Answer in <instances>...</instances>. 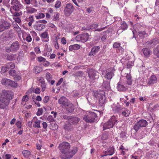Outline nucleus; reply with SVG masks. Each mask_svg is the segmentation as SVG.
Masks as SVG:
<instances>
[{"label":"nucleus","mask_w":159,"mask_h":159,"mask_svg":"<svg viewBox=\"0 0 159 159\" xmlns=\"http://www.w3.org/2000/svg\"><path fill=\"white\" fill-rule=\"evenodd\" d=\"M70 144L67 142H63L59 144L58 149L62 153L61 155L62 159H68L72 158L78 151L76 147H73L70 150Z\"/></svg>","instance_id":"f257e3e1"},{"label":"nucleus","mask_w":159,"mask_h":159,"mask_svg":"<svg viewBox=\"0 0 159 159\" xmlns=\"http://www.w3.org/2000/svg\"><path fill=\"white\" fill-rule=\"evenodd\" d=\"M13 94L11 91L8 90L2 91L0 96V102L1 104L0 107L4 108L9 105L10 100L12 99Z\"/></svg>","instance_id":"f03ea898"},{"label":"nucleus","mask_w":159,"mask_h":159,"mask_svg":"<svg viewBox=\"0 0 159 159\" xmlns=\"http://www.w3.org/2000/svg\"><path fill=\"white\" fill-rule=\"evenodd\" d=\"M104 94L105 92L102 90H98L97 91H94L93 92V95L96 98H99V102L100 105L103 104L105 102Z\"/></svg>","instance_id":"7ed1b4c3"},{"label":"nucleus","mask_w":159,"mask_h":159,"mask_svg":"<svg viewBox=\"0 0 159 159\" xmlns=\"http://www.w3.org/2000/svg\"><path fill=\"white\" fill-rule=\"evenodd\" d=\"M117 121V120L116 117L115 116H113L108 122L102 124L103 130L112 128Z\"/></svg>","instance_id":"20e7f679"},{"label":"nucleus","mask_w":159,"mask_h":159,"mask_svg":"<svg viewBox=\"0 0 159 159\" xmlns=\"http://www.w3.org/2000/svg\"><path fill=\"white\" fill-rule=\"evenodd\" d=\"M96 117L97 115L95 113L90 112L84 116L83 119L86 122L91 123L94 122Z\"/></svg>","instance_id":"39448f33"},{"label":"nucleus","mask_w":159,"mask_h":159,"mask_svg":"<svg viewBox=\"0 0 159 159\" xmlns=\"http://www.w3.org/2000/svg\"><path fill=\"white\" fill-rule=\"evenodd\" d=\"M20 45L19 42L16 41L12 43L10 47L6 48V51L7 52H16L19 49Z\"/></svg>","instance_id":"423d86ee"},{"label":"nucleus","mask_w":159,"mask_h":159,"mask_svg":"<svg viewBox=\"0 0 159 159\" xmlns=\"http://www.w3.org/2000/svg\"><path fill=\"white\" fill-rule=\"evenodd\" d=\"M75 8L72 4L71 3L66 4L64 9V12L65 15L69 16L74 11Z\"/></svg>","instance_id":"0eeeda50"},{"label":"nucleus","mask_w":159,"mask_h":159,"mask_svg":"<svg viewBox=\"0 0 159 159\" xmlns=\"http://www.w3.org/2000/svg\"><path fill=\"white\" fill-rule=\"evenodd\" d=\"M63 118L65 120H68L69 124L76 125L80 120V119L78 117H73L72 116H69L67 115L64 116Z\"/></svg>","instance_id":"6e6552de"},{"label":"nucleus","mask_w":159,"mask_h":159,"mask_svg":"<svg viewBox=\"0 0 159 159\" xmlns=\"http://www.w3.org/2000/svg\"><path fill=\"white\" fill-rule=\"evenodd\" d=\"M114 70L112 68H110L105 71H103L102 74L104 75V77L108 80L111 79L114 75Z\"/></svg>","instance_id":"1a4fd4ad"},{"label":"nucleus","mask_w":159,"mask_h":159,"mask_svg":"<svg viewBox=\"0 0 159 159\" xmlns=\"http://www.w3.org/2000/svg\"><path fill=\"white\" fill-rule=\"evenodd\" d=\"M147 125V121L144 120H141L137 122L134 126V129L137 131L141 127H144Z\"/></svg>","instance_id":"9d476101"},{"label":"nucleus","mask_w":159,"mask_h":159,"mask_svg":"<svg viewBox=\"0 0 159 159\" xmlns=\"http://www.w3.org/2000/svg\"><path fill=\"white\" fill-rule=\"evenodd\" d=\"M88 75L89 78L92 80L98 79L99 76V73L93 69H91L89 70Z\"/></svg>","instance_id":"9b49d317"},{"label":"nucleus","mask_w":159,"mask_h":159,"mask_svg":"<svg viewBox=\"0 0 159 159\" xmlns=\"http://www.w3.org/2000/svg\"><path fill=\"white\" fill-rule=\"evenodd\" d=\"M58 102L61 106L65 107L69 103L68 99L64 96L61 97L58 100Z\"/></svg>","instance_id":"f8f14e48"},{"label":"nucleus","mask_w":159,"mask_h":159,"mask_svg":"<svg viewBox=\"0 0 159 159\" xmlns=\"http://www.w3.org/2000/svg\"><path fill=\"white\" fill-rule=\"evenodd\" d=\"M100 48V47L99 46H95L93 47L92 48L91 51L89 53V56H94L98 52Z\"/></svg>","instance_id":"ddd939ff"},{"label":"nucleus","mask_w":159,"mask_h":159,"mask_svg":"<svg viewBox=\"0 0 159 159\" xmlns=\"http://www.w3.org/2000/svg\"><path fill=\"white\" fill-rule=\"evenodd\" d=\"M114 148L113 147H110L107 151L105 152L104 155L101 156L103 157L107 155H112L114 153Z\"/></svg>","instance_id":"4468645a"},{"label":"nucleus","mask_w":159,"mask_h":159,"mask_svg":"<svg viewBox=\"0 0 159 159\" xmlns=\"http://www.w3.org/2000/svg\"><path fill=\"white\" fill-rule=\"evenodd\" d=\"M3 28L4 30L6 29H9L11 26V24L7 21L3 20L0 25Z\"/></svg>","instance_id":"2eb2a0df"},{"label":"nucleus","mask_w":159,"mask_h":159,"mask_svg":"<svg viewBox=\"0 0 159 159\" xmlns=\"http://www.w3.org/2000/svg\"><path fill=\"white\" fill-rule=\"evenodd\" d=\"M32 121L34 123L33 126L34 128H41L40 126V121L38 120L36 117L33 118Z\"/></svg>","instance_id":"dca6fc26"},{"label":"nucleus","mask_w":159,"mask_h":159,"mask_svg":"<svg viewBox=\"0 0 159 159\" xmlns=\"http://www.w3.org/2000/svg\"><path fill=\"white\" fill-rule=\"evenodd\" d=\"M142 52L143 53L144 57L147 58L150 55L152 54V51L149 48H145L142 49Z\"/></svg>","instance_id":"f3484780"},{"label":"nucleus","mask_w":159,"mask_h":159,"mask_svg":"<svg viewBox=\"0 0 159 159\" xmlns=\"http://www.w3.org/2000/svg\"><path fill=\"white\" fill-rule=\"evenodd\" d=\"M66 107V110L68 113H71L73 111L74 107L72 103L69 102Z\"/></svg>","instance_id":"a211bd4d"},{"label":"nucleus","mask_w":159,"mask_h":159,"mask_svg":"<svg viewBox=\"0 0 159 159\" xmlns=\"http://www.w3.org/2000/svg\"><path fill=\"white\" fill-rule=\"evenodd\" d=\"M44 25L41 24L39 22H36L34 25V28L38 30H41L44 28Z\"/></svg>","instance_id":"6ab92c4d"},{"label":"nucleus","mask_w":159,"mask_h":159,"mask_svg":"<svg viewBox=\"0 0 159 159\" xmlns=\"http://www.w3.org/2000/svg\"><path fill=\"white\" fill-rule=\"evenodd\" d=\"M81 41L82 42H85L87 41L89 37V35L87 33H84L81 34Z\"/></svg>","instance_id":"aec40b11"},{"label":"nucleus","mask_w":159,"mask_h":159,"mask_svg":"<svg viewBox=\"0 0 159 159\" xmlns=\"http://www.w3.org/2000/svg\"><path fill=\"white\" fill-rule=\"evenodd\" d=\"M156 77L155 75H152L148 79V83L149 84H153L156 82Z\"/></svg>","instance_id":"412c9836"},{"label":"nucleus","mask_w":159,"mask_h":159,"mask_svg":"<svg viewBox=\"0 0 159 159\" xmlns=\"http://www.w3.org/2000/svg\"><path fill=\"white\" fill-rule=\"evenodd\" d=\"M123 109H124L123 108L121 107L118 104H117L113 109V111L115 113H120L123 111Z\"/></svg>","instance_id":"4be33fe9"},{"label":"nucleus","mask_w":159,"mask_h":159,"mask_svg":"<svg viewBox=\"0 0 159 159\" xmlns=\"http://www.w3.org/2000/svg\"><path fill=\"white\" fill-rule=\"evenodd\" d=\"M102 87L106 90L109 89L110 88V82L107 81H104L102 85Z\"/></svg>","instance_id":"5701e85b"},{"label":"nucleus","mask_w":159,"mask_h":159,"mask_svg":"<svg viewBox=\"0 0 159 159\" xmlns=\"http://www.w3.org/2000/svg\"><path fill=\"white\" fill-rule=\"evenodd\" d=\"M117 89L120 91H125L126 90V88L120 82L118 83Z\"/></svg>","instance_id":"b1692460"},{"label":"nucleus","mask_w":159,"mask_h":159,"mask_svg":"<svg viewBox=\"0 0 159 159\" xmlns=\"http://www.w3.org/2000/svg\"><path fill=\"white\" fill-rule=\"evenodd\" d=\"M158 106V105L157 104L153 105L151 103L149 104L148 109L149 111H153Z\"/></svg>","instance_id":"393cba45"},{"label":"nucleus","mask_w":159,"mask_h":159,"mask_svg":"<svg viewBox=\"0 0 159 159\" xmlns=\"http://www.w3.org/2000/svg\"><path fill=\"white\" fill-rule=\"evenodd\" d=\"M25 9L26 10V12L29 13H34L37 11L35 8L30 7H26Z\"/></svg>","instance_id":"a878e982"},{"label":"nucleus","mask_w":159,"mask_h":159,"mask_svg":"<svg viewBox=\"0 0 159 159\" xmlns=\"http://www.w3.org/2000/svg\"><path fill=\"white\" fill-rule=\"evenodd\" d=\"M20 4L13 5L11 6L10 8V11L12 13V10H14L16 11H18L20 9Z\"/></svg>","instance_id":"bb28decb"},{"label":"nucleus","mask_w":159,"mask_h":159,"mask_svg":"<svg viewBox=\"0 0 159 159\" xmlns=\"http://www.w3.org/2000/svg\"><path fill=\"white\" fill-rule=\"evenodd\" d=\"M80 46L78 44H75L74 45H71L69 46V49L70 51L74 50H77L80 49Z\"/></svg>","instance_id":"cd10ccee"},{"label":"nucleus","mask_w":159,"mask_h":159,"mask_svg":"<svg viewBox=\"0 0 159 159\" xmlns=\"http://www.w3.org/2000/svg\"><path fill=\"white\" fill-rule=\"evenodd\" d=\"M60 14L58 12H55L53 15L52 16V20L54 21H58L59 20Z\"/></svg>","instance_id":"c85d7f7f"},{"label":"nucleus","mask_w":159,"mask_h":159,"mask_svg":"<svg viewBox=\"0 0 159 159\" xmlns=\"http://www.w3.org/2000/svg\"><path fill=\"white\" fill-rule=\"evenodd\" d=\"M16 55L15 54H12L8 55L7 57V59L10 61L15 60L16 58Z\"/></svg>","instance_id":"c756f323"},{"label":"nucleus","mask_w":159,"mask_h":159,"mask_svg":"<svg viewBox=\"0 0 159 159\" xmlns=\"http://www.w3.org/2000/svg\"><path fill=\"white\" fill-rule=\"evenodd\" d=\"M127 79V83L128 85H131L132 83L131 77L130 75L127 73L125 76Z\"/></svg>","instance_id":"7c9ffc66"},{"label":"nucleus","mask_w":159,"mask_h":159,"mask_svg":"<svg viewBox=\"0 0 159 159\" xmlns=\"http://www.w3.org/2000/svg\"><path fill=\"white\" fill-rule=\"evenodd\" d=\"M153 53L157 57H159V45H157V47L154 49Z\"/></svg>","instance_id":"2f4dec72"},{"label":"nucleus","mask_w":159,"mask_h":159,"mask_svg":"<svg viewBox=\"0 0 159 159\" xmlns=\"http://www.w3.org/2000/svg\"><path fill=\"white\" fill-rule=\"evenodd\" d=\"M121 26L120 27L121 29L123 30H126L128 28V25L124 21H122L120 22Z\"/></svg>","instance_id":"473e14b6"},{"label":"nucleus","mask_w":159,"mask_h":159,"mask_svg":"<svg viewBox=\"0 0 159 159\" xmlns=\"http://www.w3.org/2000/svg\"><path fill=\"white\" fill-rule=\"evenodd\" d=\"M10 80L7 79H3L2 80V83L3 85L8 86Z\"/></svg>","instance_id":"72a5a7b5"},{"label":"nucleus","mask_w":159,"mask_h":159,"mask_svg":"<svg viewBox=\"0 0 159 159\" xmlns=\"http://www.w3.org/2000/svg\"><path fill=\"white\" fill-rule=\"evenodd\" d=\"M42 70V69L41 67L36 66L34 67V71L36 74H38Z\"/></svg>","instance_id":"f704fd0d"},{"label":"nucleus","mask_w":159,"mask_h":159,"mask_svg":"<svg viewBox=\"0 0 159 159\" xmlns=\"http://www.w3.org/2000/svg\"><path fill=\"white\" fill-rule=\"evenodd\" d=\"M6 67L8 70L9 69H14L15 67L14 64L12 62H10L7 64Z\"/></svg>","instance_id":"c9c22d12"},{"label":"nucleus","mask_w":159,"mask_h":159,"mask_svg":"<svg viewBox=\"0 0 159 159\" xmlns=\"http://www.w3.org/2000/svg\"><path fill=\"white\" fill-rule=\"evenodd\" d=\"M130 114V111L128 110H123L122 111L121 114L123 116H124L126 117L128 116L129 114Z\"/></svg>","instance_id":"e433bc0d"},{"label":"nucleus","mask_w":159,"mask_h":159,"mask_svg":"<svg viewBox=\"0 0 159 159\" xmlns=\"http://www.w3.org/2000/svg\"><path fill=\"white\" fill-rule=\"evenodd\" d=\"M10 81L9 83L8 86H10L12 87L15 88L17 86V84L16 83L11 80H10Z\"/></svg>","instance_id":"4c0bfd02"},{"label":"nucleus","mask_w":159,"mask_h":159,"mask_svg":"<svg viewBox=\"0 0 159 159\" xmlns=\"http://www.w3.org/2000/svg\"><path fill=\"white\" fill-rule=\"evenodd\" d=\"M40 85L42 87V91H44L46 88V85L45 82L43 81H41L40 83Z\"/></svg>","instance_id":"58836bf2"},{"label":"nucleus","mask_w":159,"mask_h":159,"mask_svg":"<svg viewBox=\"0 0 159 159\" xmlns=\"http://www.w3.org/2000/svg\"><path fill=\"white\" fill-rule=\"evenodd\" d=\"M46 78L48 81L50 82L52 78V76L51 74L48 72L46 74Z\"/></svg>","instance_id":"ea45409f"},{"label":"nucleus","mask_w":159,"mask_h":159,"mask_svg":"<svg viewBox=\"0 0 159 159\" xmlns=\"http://www.w3.org/2000/svg\"><path fill=\"white\" fill-rule=\"evenodd\" d=\"M22 154L25 157H28L30 154V152L28 150H24L22 152Z\"/></svg>","instance_id":"a19ab883"},{"label":"nucleus","mask_w":159,"mask_h":159,"mask_svg":"<svg viewBox=\"0 0 159 159\" xmlns=\"http://www.w3.org/2000/svg\"><path fill=\"white\" fill-rule=\"evenodd\" d=\"M40 36L42 38L46 39L48 37V34L47 32H45L41 34Z\"/></svg>","instance_id":"79ce46f5"},{"label":"nucleus","mask_w":159,"mask_h":159,"mask_svg":"<svg viewBox=\"0 0 159 159\" xmlns=\"http://www.w3.org/2000/svg\"><path fill=\"white\" fill-rule=\"evenodd\" d=\"M24 53L22 51H20L17 57V59L20 60V59L24 57Z\"/></svg>","instance_id":"37998d69"},{"label":"nucleus","mask_w":159,"mask_h":159,"mask_svg":"<svg viewBox=\"0 0 159 159\" xmlns=\"http://www.w3.org/2000/svg\"><path fill=\"white\" fill-rule=\"evenodd\" d=\"M44 17L45 15L44 13H40L38 15L36 16V18L37 19H39L42 18H44Z\"/></svg>","instance_id":"c03bdc74"},{"label":"nucleus","mask_w":159,"mask_h":159,"mask_svg":"<svg viewBox=\"0 0 159 159\" xmlns=\"http://www.w3.org/2000/svg\"><path fill=\"white\" fill-rule=\"evenodd\" d=\"M16 72L15 70H11L9 71V74L11 75L14 77L16 76Z\"/></svg>","instance_id":"a18cd8bd"},{"label":"nucleus","mask_w":159,"mask_h":159,"mask_svg":"<svg viewBox=\"0 0 159 159\" xmlns=\"http://www.w3.org/2000/svg\"><path fill=\"white\" fill-rule=\"evenodd\" d=\"M11 4L13 5L20 4V2L17 0H11Z\"/></svg>","instance_id":"49530a36"},{"label":"nucleus","mask_w":159,"mask_h":159,"mask_svg":"<svg viewBox=\"0 0 159 159\" xmlns=\"http://www.w3.org/2000/svg\"><path fill=\"white\" fill-rule=\"evenodd\" d=\"M26 40L28 42H30L32 41V38L30 34H27Z\"/></svg>","instance_id":"de8ad7c7"},{"label":"nucleus","mask_w":159,"mask_h":159,"mask_svg":"<svg viewBox=\"0 0 159 159\" xmlns=\"http://www.w3.org/2000/svg\"><path fill=\"white\" fill-rule=\"evenodd\" d=\"M153 45L152 46H155L156 44L159 43V39H155L152 40Z\"/></svg>","instance_id":"09e8293b"},{"label":"nucleus","mask_w":159,"mask_h":159,"mask_svg":"<svg viewBox=\"0 0 159 159\" xmlns=\"http://www.w3.org/2000/svg\"><path fill=\"white\" fill-rule=\"evenodd\" d=\"M61 6V2L60 1H57L55 4V7L56 8H59Z\"/></svg>","instance_id":"8fccbe9b"},{"label":"nucleus","mask_w":159,"mask_h":159,"mask_svg":"<svg viewBox=\"0 0 159 159\" xmlns=\"http://www.w3.org/2000/svg\"><path fill=\"white\" fill-rule=\"evenodd\" d=\"M47 120L50 122H52L54 120L53 117L51 116H48L47 118Z\"/></svg>","instance_id":"3c124183"},{"label":"nucleus","mask_w":159,"mask_h":159,"mask_svg":"<svg viewBox=\"0 0 159 159\" xmlns=\"http://www.w3.org/2000/svg\"><path fill=\"white\" fill-rule=\"evenodd\" d=\"M3 157L5 159H10L11 158V155L10 154H4Z\"/></svg>","instance_id":"603ef678"},{"label":"nucleus","mask_w":159,"mask_h":159,"mask_svg":"<svg viewBox=\"0 0 159 159\" xmlns=\"http://www.w3.org/2000/svg\"><path fill=\"white\" fill-rule=\"evenodd\" d=\"M43 110L42 108H39L38 109V111L37 112V115L40 116L42 114Z\"/></svg>","instance_id":"864d4df0"},{"label":"nucleus","mask_w":159,"mask_h":159,"mask_svg":"<svg viewBox=\"0 0 159 159\" xmlns=\"http://www.w3.org/2000/svg\"><path fill=\"white\" fill-rule=\"evenodd\" d=\"M98 27V24H93L90 25V29H93L97 28Z\"/></svg>","instance_id":"5fc2aeb1"},{"label":"nucleus","mask_w":159,"mask_h":159,"mask_svg":"<svg viewBox=\"0 0 159 159\" xmlns=\"http://www.w3.org/2000/svg\"><path fill=\"white\" fill-rule=\"evenodd\" d=\"M120 46V43L117 42H115L114 43L113 47L114 48H118Z\"/></svg>","instance_id":"6e6d98bb"},{"label":"nucleus","mask_w":159,"mask_h":159,"mask_svg":"<svg viewBox=\"0 0 159 159\" xmlns=\"http://www.w3.org/2000/svg\"><path fill=\"white\" fill-rule=\"evenodd\" d=\"M38 61L39 62H43L46 60V59L45 58L41 57H38Z\"/></svg>","instance_id":"4d7b16f0"},{"label":"nucleus","mask_w":159,"mask_h":159,"mask_svg":"<svg viewBox=\"0 0 159 159\" xmlns=\"http://www.w3.org/2000/svg\"><path fill=\"white\" fill-rule=\"evenodd\" d=\"M151 45H153L152 40L147 41L145 43V45L147 47H148V46Z\"/></svg>","instance_id":"13d9d810"},{"label":"nucleus","mask_w":159,"mask_h":159,"mask_svg":"<svg viewBox=\"0 0 159 159\" xmlns=\"http://www.w3.org/2000/svg\"><path fill=\"white\" fill-rule=\"evenodd\" d=\"M15 29L18 34H21V33L22 31L21 28L19 26L18 27H17Z\"/></svg>","instance_id":"bf43d9fd"},{"label":"nucleus","mask_w":159,"mask_h":159,"mask_svg":"<svg viewBox=\"0 0 159 159\" xmlns=\"http://www.w3.org/2000/svg\"><path fill=\"white\" fill-rule=\"evenodd\" d=\"M49 98L48 96H45L43 99V101L45 103L47 102L49 100Z\"/></svg>","instance_id":"052dcab7"},{"label":"nucleus","mask_w":159,"mask_h":159,"mask_svg":"<svg viewBox=\"0 0 159 159\" xmlns=\"http://www.w3.org/2000/svg\"><path fill=\"white\" fill-rule=\"evenodd\" d=\"M28 100V98L27 95L24 96L23 97L22 101L24 102H27Z\"/></svg>","instance_id":"680f3d73"},{"label":"nucleus","mask_w":159,"mask_h":159,"mask_svg":"<svg viewBox=\"0 0 159 159\" xmlns=\"http://www.w3.org/2000/svg\"><path fill=\"white\" fill-rule=\"evenodd\" d=\"M75 40L77 41H81V34L77 35L75 38Z\"/></svg>","instance_id":"e2e57ef3"},{"label":"nucleus","mask_w":159,"mask_h":159,"mask_svg":"<svg viewBox=\"0 0 159 159\" xmlns=\"http://www.w3.org/2000/svg\"><path fill=\"white\" fill-rule=\"evenodd\" d=\"M28 21H29V22H30L33 23L34 21L33 16H30L29 18H28Z\"/></svg>","instance_id":"0e129e2a"},{"label":"nucleus","mask_w":159,"mask_h":159,"mask_svg":"<svg viewBox=\"0 0 159 159\" xmlns=\"http://www.w3.org/2000/svg\"><path fill=\"white\" fill-rule=\"evenodd\" d=\"M7 70H8L6 66L5 67H2L1 70V73H4Z\"/></svg>","instance_id":"69168bd1"},{"label":"nucleus","mask_w":159,"mask_h":159,"mask_svg":"<svg viewBox=\"0 0 159 159\" xmlns=\"http://www.w3.org/2000/svg\"><path fill=\"white\" fill-rule=\"evenodd\" d=\"M16 125L17 127L19 128H20L22 126L21 123L19 121H18L16 122Z\"/></svg>","instance_id":"338daca9"},{"label":"nucleus","mask_w":159,"mask_h":159,"mask_svg":"<svg viewBox=\"0 0 159 159\" xmlns=\"http://www.w3.org/2000/svg\"><path fill=\"white\" fill-rule=\"evenodd\" d=\"M63 81V79L62 78H61L58 81V82L56 84L57 86H58V85H59L61 84V83Z\"/></svg>","instance_id":"774afa93"}]
</instances>
